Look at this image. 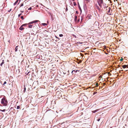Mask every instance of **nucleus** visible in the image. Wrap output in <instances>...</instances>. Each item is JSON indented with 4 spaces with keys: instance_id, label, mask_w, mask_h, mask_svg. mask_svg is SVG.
Returning <instances> with one entry per match:
<instances>
[{
    "instance_id": "obj_1",
    "label": "nucleus",
    "mask_w": 128,
    "mask_h": 128,
    "mask_svg": "<svg viewBox=\"0 0 128 128\" xmlns=\"http://www.w3.org/2000/svg\"><path fill=\"white\" fill-rule=\"evenodd\" d=\"M1 103L3 106H6L8 105V102L7 99L4 97L2 99Z\"/></svg>"
},
{
    "instance_id": "obj_2",
    "label": "nucleus",
    "mask_w": 128,
    "mask_h": 128,
    "mask_svg": "<svg viewBox=\"0 0 128 128\" xmlns=\"http://www.w3.org/2000/svg\"><path fill=\"white\" fill-rule=\"evenodd\" d=\"M39 21L38 20H36L34 21H32L30 22H29L28 24H23L22 25V26H26L28 25V24H32L34 23H36L37 22H39Z\"/></svg>"
},
{
    "instance_id": "obj_3",
    "label": "nucleus",
    "mask_w": 128,
    "mask_h": 128,
    "mask_svg": "<svg viewBox=\"0 0 128 128\" xmlns=\"http://www.w3.org/2000/svg\"><path fill=\"white\" fill-rule=\"evenodd\" d=\"M36 24H34L35 25V26H33V28H35L36 29H38V27L40 28V26H39L38 24L36 23Z\"/></svg>"
},
{
    "instance_id": "obj_4",
    "label": "nucleus",
    "mask_w": 128,
    "mask_h": 128,
    "mask_svg": "<svg viewBox=\"0 0 128 128\" xmlns=\"http://www.w3.org/2000/svg\"><path fill=\"white\" fill-rule=\"evenodd\" d=\"M97 2L98 4H102L103 3V0H97Z\"/></svg>"
},
{
    "instance_id": "obj_5",
    "label": "nucleus",
    "mask_w": 128,
    "mask_h": 128,
    "mask_svg": "<svg viewBox=\"0 0 128 128\" xmlns=\"http://www.w3.org/2000/svg\"><path fill=\"white\" fill-rule=\"evenodd\" d=\"M79 72V70H72V73L73 74H75L77 72Z\"/></svg>"
},
{
    "instance_id": "obj_6",
    "label": "nucleus",
    "mask_w": 128,
    "mask_h": 128,
    "mask_svg": "<svg viewBox=\"0 0 128 128\" xmlns=\"http://www.w3.org/2000/svg\"><path fill=\"white\" fill-rule=\"evenodd\" d=\"M0 61H2V62H1V63L0 64V66H2V65L4 64V60H3L2 59V58L1 60H0Z\"/></svg>"
},
{
    "instance_id": "obj_7",
    "label": "nucleus",
    "mask_w": 128,
    "mask_h": 128,
    "mask_svg": "<svg viewBox=\"0 0 128 128\" xmlns=\"http://www.w3.org/2000/svg\"><path fill=\"white\" fill-rule=\"evenodd\" d=\"M87 6L86 5V4H84L83 6V7L84 8V10H85L87 8Z\"/></svg>"
},
{
    "instance_id": "obj_8",
    "label": "nucleus",
    "mask_w": 128,
    "mask_h": 128,
    "mask_svg": "<svg viewBox=\"0 0 128 128\" xmlns=\"http://www.w3.org/2000/svg\"><path fill=\"white\" fill-rule=\"evenodd\" d=\"M23 26L22 25L19 28V30H24V28H23Z\"/></svg>"
},
{
    "instance_id": "obj_9",
    "label": "nucleus",
    "mask_w": 128,
    "mask_h": 128,
    "mask_svg": "<svg viewBox=\"0 0 128 128\" xmlns=\"http://www.w3.org/2000/svg\"><path fill=\"white\" fill-rule=\"evenodd\" d=\"M78 8L80 12V14H81L82 13V10L79 4H78Z\"/></svg>"
},
{
    "instance_id": "obj_10",
    "label": "nucleus",
    "mask_w": 128,
    "mask_h": 128,
    "mask_svg": "<svg viewBox=\"0 0 128 128\" xmlns=\"http://www.w3.org/2000/svg\"><path fill=\"white\" fill-rule=\"evenodd\" d=\"M123 68H128V66L127 65H123V66H122Z\"/></svg>"
},
{
    "instance_id": "obj_11",
    "label": "nucleus",
    "mask_w": 128,
    "mask_h": 128,
    "mask_svg": "<svg viewBox=\"0 0 128 128\" xmlns=\"http://www.w3.org/2000/svg\"><path fill=\"white\" fill-rule=\"evenodd\" d=\"M75 18L74 19V21L75 22L77 21V16L75 15Z\"/></svg>"
},
{
    "instance_id": "obj_12",
    "label": "nucleus",
    "mask_w": 128,
    "mask_h": 128,
    "mask_svg": "<svg viewBox=\"0 0 128 128\" xmlns=\"http://www.w3.org/2000/svg\"><path fill=\"white\" fill-rule=\"evenodd\" d=\"M28 28H32V27L33 26V25H32L31 24H28Z\"/></svg>"
},
{
    "instance_id": "obj_13",
    "label": "nucleus",
    "mask_w": 128,
    "mask_h": 128,
    "mask_svg": "<svg viewBox=\"0 0 128 128\" xmlns=\"http://www.w3.org/2000/svg\"><path fill=\"white\" fill-rule=\"evenodd\" d=\"M18 46H16V47L15 48V51L16 52H17L18 51Z\"/></svg>"
},
{
    "instance_id": "obj_14",
    "label": "nucleus",
    "mask_w": 128,
    "mask_h": 128,
    "mask_svg": "<svg viewBox=\"0 0 128 128\" xmlns=\"http://www.w3.org/2000/svg\"><path fill=\"white\" fill-rule=\"evenodd\" d=\"M18 2V0H16V2L14 4V6L16 5Z\"/></svg>"
},
{
    "instance_id": "obj_15",
    "label": "nucleus",
    "mask_w": 128,
    "mask_h": 128,
    "mask_svg": "<svg viewBox=\"0 0 128 128\" xmlns=\"http://www.w3.org/2000/svg\"><path fill=\"white\" fill-rule=\"evenodd\" d=\"M96 8L99 11L100 10V9L98 6H96Z\"/></svg>"
},
{
    "instance_id": "obj_16",
    "label": "nucleus",
    "mask_w": 128,
    "mask_h": 128,
    "mask_svg": "<svg viewBox=\"0 0 128 128\" xmlns=\"http://www.w3.org/2000/svg\"><path fill=\"white\" fill-rule=\"evenodd\" d=\"M98 109L96 110H94L92 111L93 112V113H95L96 112H98Z\"/></svg>"
},
{
    "instance_id": "obj_17",
    "label": "nucleus",
    "mask_w": 128,
    "mask_h": 128,
    "mask_svg": "<svg viewBox=\"0 0 128 128\" xmlns=\"http://www.w3.org/2000/svg\"><path fill=\"white\" fill-rule=\"evenodd\" d=\"M41 24L44 26L47 25V24L46 23H43L42 24Z\"/></svg>"
},
{
    "instance_id": "obj_18",
    "label": "nucleus",
    "mask_w": 128,
    "mask_h": 128,
    "mask_svg": "<svg viewBox=\"0 0 128 128\" xmlns=\"http://www.w3.org/2000/svg\"><path fill=\"white\" fill-rule=\"evenodd\" d=\"M6 110L4 109L3 110H2L0 109V111L2 112H4Z\"/></svg>"
},
{
    "instance_id": "obj_19",
    "label": "nucleus",
    "mask_w": 128,
    "mask_h": 128,
    "mask_svg": "<svg viewBox=\"0 0 128 128\" xmlns=\"http://www.w3.org/2000/svg\"><path fill=\"white\" fill-rule=\"evenodd\" d=\"M84 16H81V20L82 21L84 19Z\"/></svg>"
},
{
    "instance_id": "obj_20",
    "label": "nucleus",
    "mask_w": 128,
    "mask_h": 128,
    "mask_svg": "<svg viewBox=\"0 0 128 128\" xmlns=\"http://www.w3.org/2000/svg\"><path fill=\"white\" fill-rule=\"evenodd\" d=\"M26 90V88L25 86H24V92H25Z\"/></svg>"
},
{
    "instance_id": "obj_21",
    "label": "nucleus",
    "mask_w": 128,
    "mask_h": 128,
    "mask_svg": "<svg viewBox=\"0 0 128 128\" xmlns=\"http://www.w3.org/2000/svg\"><path fill=\"white\" fill-rule=\"evenodd\" d=\"M122 128H128V127H127V126H126V124H125V126H124Z\"/></svg>"
},
{
    "instance_id": "obj_22",
    "label": "nucleus",
    "mask_w": 128,
    "mask_h": 128,
    "mask_svg": "<svg viewBox=\"0 0 128 128\" xmlns=\"http://www.w3.org/2000/svg\"><path fill=\"white\" fill-rule=\"evenodd\" d=\"M20 108V106H17L16 109H19Z\"/></svg>"
},
{
    "instance_id": "obj_23",
    "label": "nucleus",
    "mask_w": 128,
    "mask_h": 128,
    "mask_svg": "<svg viewBox=\"0 0 128 128\" xmlns=\"http://www.w3.org/2000/svg\"><path fill=\"white\" fill-rule=\"evenodd\" d=\"M80 21V19H78V20H77V21H76V22L77 23H78Z\"/></svg>"
},
{
    "instance_id": "obj_24",
    "label": "nucleus",
    "mask_w": 128,
    "mask_h": 128,
    "mask_svg": "<svg viewBox=\"0 0 128 128\" xmlns=\"http://www.w3.org/2000/svg\"><path fill=\"white\" fill-rule=\"evenodd\" d=\"M73 5L74 6H76V2H74L73 3Z\"/></svg>"
},
{
    "instance_id": "obj_25",
    "label": "nucleus",
    "mask_w": 128,
    "mask_h": 128,
    "mask_svg": "<svg viewBox=\"0 0 128 128\" xmlns=\"http://www.w3.org/2000/svg\"><path fill=\"white\" fill-rule=\"evenodd\" d=\"M21 18L22 20H23L24 19V16H22L21 17Z\"/></svg>"
},
{
    "instance_id": "obj_26",
    "label": "nucleus",
    "mask_w": 128,
    "mask_h": 128,
    "mask_svg": "<svg viewBox=\"0 0 128 128\" xmlns=\"http://www.w3.org/2000/svg\"><path fill=\"white\" fill-rule=\"evenodd\" d=\"M24 4L23 3H22L20 4V7L22 6H23Z\"/></svg>"
},
{
    "instance_id": "obj_27",
    "label": "nucleus",
    "mask_w": 128,
    "mask_h": 128,
    "mask_svg": "<svg viewBox=\"0 0 128 128\" xmlns=\"http://www.w3.org/2000/svg\"><path fill=\"white\" fill-rule=\"evenodd\" d=\"M22 13H20L19 14H18V17H20V16L22 15Z\"/></svg>"
},
{
    "instance_id": "obj_28",
    "label": "nucleus",
    "mask_w": 128,
    "mask_h": 128,
    "mask_svg": "<svg viewBox=\"0 0 128 128\" xmlns=\"http://www.w3.org/2000/svg\"><path fill=\"white\" fill-rule=\"evenodd\" d=\"M32 9V7H30L28 9V10H31Z\"/></svg>"
},
{
    "instance_id": "obj_29",
    "label": "nucleus",
    "mask_w": 128,
    "mask_h": 128,
    "mask_svg": "<svg viewBox=\"0 0 128 128\" xmlns=\"http://www.w3.org/2000/svg\"><path fill=\"white\" fill-rule=\"evenodd\" d=\"M63 36V35L62 34H59V36L60 37H62Z\"/></svg>"
},
{
    "instance_id": "obj_30",
    "label": "nucleus",
    "mask_w": 128,
    "mask_h": 128,
    "mask_svg": "<svg viewBox=\"0 0 128 128\" xmlns=\"http://www.w3.org/2000/svg\"><path fill=\"white\" fill-rule=\"evenodd\" d=\"M108 8H109V10L108 11V13H110V7H109Z\"/></svg>"
},
{
    "instance_id": "obj_31",
    "label": "nucleus",
    "mask_w": 128,
    "mask_h": 128,
    "mask_svg": "<svg viewBox=\"0 0 128 128\" xmlns=\"http://www.w3.org/2000/svg\"><path fill=\"white\" fill-rule=\"evenodd\" d=\"M30 71H29L27 73L26 72V75H28L29 74V73L30 72Z\"/></svg>"
},
{
    "instance_id": "obj_32",
    "label": "nucleus",
    "mask_w": 128,
    "mask_h": 128,
    "mask_svg": "<svg viewBox=\"0 0 128 128\" xmlns=\"http://www.w3.org/2000/svg\"><path fill=\"white\" fill-rule=\"evenodd\" d=\"M6 81H4V84H3V85H4L5 84H6Z\"/></svg>"
},
{
    "instance_id": "obj_33",
    "label": "nucleus",
    "mask_w": 128,
    "mask_h": 128,
    "mask_svg": "<svg viewBox=\"0 0 128 128\" xmlns=\"http://www.w3.org/2000/svg\"><path fill=\"white\" fill-rule=\"evenodd\" d=\"M68 8L67 7H66V9H65V10L67 12L68 11Z\"/></svg>"
},
{
    "instance_id": "obj_34",
    "label": "nucleus",
    "mask_w": 128,
    "mask_h": 128,
    "mask_svg": "<svg viewBox=\"0 0 128 128\" xmlns=\"http://www.w3.org/2000/svg\"><path fill=\"white\" fill-rule=\"evenodd\" d=\"M85 1L87 2H90V0H85Z\"/></svg>"
},
{
    "instance_id": "obj_35",
    "label": "nucleus",
    "mask_w": 128,
    "mask_h": 128,
    "mask_svg": "<svg viewBox=\"0 0 128 128\" xmlns=\"http://www.w3.org/2000/svg\"><path fill=\"white\" fill-rule=\"evenodd\" d=\"M72 36H73L74 37H75V38H76V36L74 34H73L72 35Z\"/></svg>"
},
{
    "instance_id": "obj_36",
    "label": "nucleus",
    "mask_w": 128,
    "mask_h": 128,
    "mask_svg": "<svg viewBox=\"0 0 128 128\" xmlns=\"http://www.w3.org/2000/svg\"><path fill=\"white\" fill-rule=\"evenodd\" d=\"M102 4H98V5L101 8H102V6L101 5Z\"/></svg>"
},
{
    "instance_id": "obj_37",
    "label": "nucleus",
    "mask_w": 128,
    "mask_h": 128,
    "mask_svg": "<svg viewBox=\"0 0 128 128\" xmlns=\"http://www.w3.org/2000/svg\"><path fill=\"white\" fill-rule=\"evenodd\" d=\"M76 14H78V11H76Z\"/></svg>"
},
{
    "instance_id": "obj_38",
    "label": "nucleus",
    "mask_w": 128,
    "mask_h": 128,
    "mask_svg": "<svg viewBox=\"0 0 128 128\" xmlns=\"http://www.w3.org/2000/svg\"><path fill=\"white\" fill-rule=\"evenodd\" d=\"M11 10H12V9H10L9 10H8V12H10L11 11Z\"/></svg>"
},
{
    "instance_id": "obj_39",
    "label": "nucleus",
    "mask_w": 128,
    "mask_h": 128,
    "mask_svg": "<svg viewBox=\"0 0 128 128\" xmlns=\"http://www.w3.org/2000/svg\"><path fill=\"white\" fill-rule=\"evenodd\" d=\"M100 120V118H98L97 119V120L98 121H99Z\"/></svg>"
},
{
    "instance_id": "obj_40",
    "label": "nucleus",
    "mask_w": 128,
    "mask_h": 128,
    "mask_svg": "<svg viewBox=\"0 0 128 128\" xmlns=\"http://www.w3.org/2000/svg\"><path fill=\"white\" fill-rule=\"evenodd\" d=\"M123 60V58H122L120 60L121 61H122Z\"/></svg>"
},
{
    "instance_id": "obj_41",
    "label": "nucleus",
    "mask_w": 128,
    "mask_h": 128,
    "mask_svg": "<svg viewBox=\"0 0 128 128\" xmlns=\"http://www.w3.org/2000/svg\"><path fill=\"white\" fill-rule=\"evenodd\" d=\"M20 12H21L22 13H23L24 12V11H22V10H21L20 11Z\"/></svg>"
},
{
    "instance_id": "obj_42",
    "label": "nucleus",
    "mask_w": 128,
    "mask_h": 128,
    "mask_svg": "<svg viewBox=\"0 0 128 128\" xmlns=\"http://www.w3.org/2000/svg\"><path fill=\"white\" fill-rule=\"evenodd\" d=\"M54 20V18L53 17H52V20Z\"/></svg>"
},
{
    "instance_id": "obj_43",
    "label": "nucleus",
    "mask_w": 128,
    "mask_h": 128,
    "mask_svg": "<svg viewBox=\"0 0 128 128\" xmlns=\"http://www.w3.org/2000/svg\"><path fill=\"white\" fill-rule=\"evenodd\" d=\"M56 38H58V39H59V38L58 37H57V36H56Z\"/></svg>"
},
{
    "instance_id": "obj_44",
    "label": "nucleus",
    "mask_w": 128,
    "mask_h": 128,
    "mask_svg": "<svg viewBox=\"0 0 128 128\" xmlns=\"http://www.w3.org/2000/svg\"><path fill=\"white\" fill-rule=\"evenodd\" d=\"M103 84L104 85H106V84H105V83H103Z\"/></svg>"
},
{
    "instance_id": "obj_45",
    "label": "nucleus",
    "mask_w": 128,
    "mask_h": 128,
    "mask_svg": "<svg viewBox=\"0 0 128 128\" xmlns=\"http://www.w3.org/2000/svg\"><path fill=\"white\" fill-rule=\"evenodd\" d=\"M79 43L81 44H82V42H79Z\"/></svg>"
},
{
    "instance_id": "obj_46",
    "label": "nucleus",
    "mask_w": 128,
    "mask_h": 128,
    "mask_svg": "<svg viewBox=\"0 0 128 128\" xmlns=\"http://www.w3.org/2000/svg\"><path fill=\"white\" fill-rule=\"evenodd\" d=\"M81 62V61H80V62H78V63L79 64Z\"/></svg>"
},
{
    "instance_id": "obj_47",
    "label": "nucleus",
    "mask_w": 128,
    "mask_h": 128,
    "mask_svg": "<svg viewBox=\"0 0 128 128\" xmlns=\"http://www.w3.org/2000/svg\"><path fill=\"white\" fill-rule=\"evenodd\" d=\"M110 74V75H111V74H110V73H108V74Z\"/></svg>"
},
{
    "instance_id": "obj_48",
    "label": "nucleus",
    "mask_w": 128,
    "mask_h": 128,
    "mask_svg": "<svg viewBox=\"0 0 128 128\" xmlns=\"http://www.w3.org/2000/svg\"><path fill=\"white\" fill-rule=\"evenodd\" d=\"M66 73H64V72H63V74H66Z\"/></svg>"
},
{
    "instance_id": "obj_49",
    "label": "nucleus",
    "mask_w": 128,
    "mask_h": 128,
    "mask_svg": "<svg viewBox=\"0 0 128 128\" xmlns=\"http://www.w3.org/2000/svg\"><path fill=\"white\" fill-rule=\"evenodd\" d=\"M76 84H73V85H76Z\"/></svg>"
},
{
    "instance_id": "obj_50",
    "label": "nucleus",
    "mask_w": 128,
    "mask_h": 128,
    "mask_svg": "<svg viewBox=\"0 0 128 128\" xmlns=\"http://www.w3.org/2000/svg\"><path fill=\"white\" fill-rule=\"evenodd\" d=\"M106 54H107H107H106Z\"/></svg>"
},
{
    "instance_id": "obj_51",
    "label": "nucleus",
    "mask_w": 128,
    "mask_h": 128,
    "mask_svg": "<svg viewBox=\"0 0 128 128\" xmlns=\"http://www.w3.org/2000/svg\"><path fill=\"white\" fill-rule=\"evenodd\" d=\"M109 74V75H110V74Z\"/></svg>"
},
{
    "instance_id": "obj_52",
    "label": "nucleus",
    "mask_w": 128,
    "mask_h": 128,
    "mask_svg": "<svg viewBox=\"0 0 128 128\" xmlns=\"http://www.w3.org/2000/svg\"><path fill=\"white\" fill-rule=\"evenodd\" d=\"M109 74V75H110V74Z\"/></svg>"
},
{
    "instance_id": "obj_53",
    "label": "nucleus",
    "mask_w": 128,
    "mask_h": 128,
    "mask_svg": "<svg viewBox=\"0 0 128 128\" xmlns=\"http://www.w3.org/2000/svg\"><path fill=\"white\" fill-rule=\"evenodd\" d=\"M12 108H11V109Z\"/></svg>"
}]
</instances>
